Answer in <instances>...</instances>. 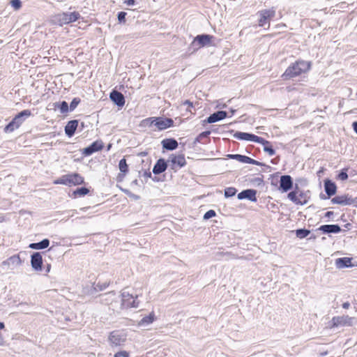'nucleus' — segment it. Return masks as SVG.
I'll list each match as a JSON object with an SVG mask.
<instances>
[{
	"label": "nucleus",
	"mask_w": 357,
	"mask_h": 357,
	"mask_svg": "<svg viewBox=\"0 0 357 357\" xmlns=\"http://www.w3.org/2000/svg\"><path fill=\"white\" fill-rule=\"evenodd\" d=\"M79 126V120L73 119L69 121L64 128L65 134L68 137H72Z\"/></svg>",
	"instance_id": "nucleus-21"
},
{
	"label": "nucleus",
	"mask_w": 357,
	"mask_h": 357,
	"mask_svg": "<svg viewBox=\"0 0 357 357\" xmlns=\"http://www.w3.org/2000/svg\"><path fill=\"white\" fill-rule=\"evenodd\" d=\"M305 181V180H303V179H297L296 180V183H295L294 186L293 187V191H296V192H298V194L301 192V191H303L302 190L300 189L299 186H298V182L299 181Z\"/></svg>",
	"instance_id": "nucleus-51"
},
{
	"label": "nucleus",
	"mask_w": 357,
	"mask_h": 357,
	"mask_svg": "<svg viewBox=\"0 0 357 357\" xmlns=\"http://www.w3.org/2000/svg\"><path fill=\"white\" fill-rule=\"evenodd\" d=\"M30 248L32 249H34V250H41V249L47 248V247H30Z\"/></svg>",
	"instance_id": "nucleus-60"
},
{
	"label": "nucleus",
	"mask_w": 357,
	"mask_h": 357,
	"mask_svg": "<svg viewBox=\"0 0 357 357\" xmlns=\"http://www.w3.org/2000/svg\"><path fill=\"white\" fill-rule=\"evenodd\" d=\"M4 327H5V324H4V323H3V322H2V321H0V330L3 329V328H4Z\"/></svg>",
	"instance_id": "nucleus-63"
},
{
	"label": "nucleus",
	"mask_w": 357,
	"mask_h": 357,
	"mask_svg": "<svg viewBox=\"0 0 357 357\" xmlns=\"http://www.w3.org/2000/svg\"><path fill=\"white\" fill-rule=\"evenodd\" d=\"M257 190L254 189H246L242 190L241 192H239L237 195V198L239 200L242 199H248L249 201H251L252 202H255L257 201Z\"/></svg>",
	"instance_id": "nucleus-14"
},
{
	"label": "nucleus",
	"mask_w": 357,
	"mask_h": 357,
	"mask_svg": "<svg viewBox=\"0 0 357 357\" xmlns=\"http://www.w3.org/2000/svg\"><path fill=\"white\" fill-rule=\"evenodd\" d=\"M263 181V176L261 178L255 177L251 180V183L257 184V185H261Z\"/></svg>",
	"instance_id": "nucleus-50"
},
{
	"label": "nucleus",
	"mask_w": 357,
	"mask_h": 357,
	"mask_svg": "<svg viewBox=\"0 0 357 357\" xmlns=\"http://www.w3.org/2000/svg\"><path fill=\"white\" fill-rule=\"evenodd\" d=\"M354 199V206L357 207V197L355 198H353Z\"/></svg>",
	"instance_id": "nucleus-62"
},
{
	"label": "nucleus",
	"mask_w": 357,
	"mask_h": 357,
	"mask_svg": "<svg viewBox=\"0 0 357 357\" xmlns=\"http://www.w3.org/2000/svg\"><path fill=\"white\" fill-rule=\"evenodd\" d=\"M127 15V13L124 11H120L117 14V19L119 21V23L120 24H124L126 21V17Z\"/></svg>",
	"instance_id": "nucleus-45"
},
{
	"label": "nucleus",
	"mask_w": 357,
	"mask_h": 357,
	"mask_svg": "<svg viewBox=\"0 0 357 357\" xmlns=\"http://www.w3.org/2000/svg\"><path fill=\"white\" fill-rule=\"evenodd\" d=\"M131 185H139L138 180L135 179V180L132 181V183H131Z\"/></svg>",
	"instance_id": "nucleus-61"
},
{
	"label": "nucleus",
	"mask_w": 357,
	"mask_h": 357,
	"mask_svg": "<svg viewBox=\"0 0 357 357\" xmlns=\"http://www.w3.org/2000/svg\"><path fill=\"white\" fill-rule=\"evenodd\" d=\"M264 146V151L267 153L270 156L275 154V150L273 149L271 142L268 141V144H265Z\"/></svg>",
	"instance_id": "nucleus-41"
},
{
	"label": "nucleus",
	"mask_w": 357,
	"mask_h": 357,
	"mask_svg": "<svg viewBox=\"0 0 357 357\" xmlns=\"http://www.w3.org/2000/svg\"><path fill=\"white\" fill-rule=\"evenodd\" d=\"M162 148L167 151H174L178 146V142L174 138H166L161 142Z\"/></svg>",
	"instance_id": "nucleus-24"
},
{
	"label": "nucleus",
	"mask_w": 357,
	"mask_h": 357,
	"mask_svg": "<svg viewBox=\"0 0 357 357\" xmlns=\"http://www.w3.org/2000/svg\"><path fill=\"white\" fill-rule=\"evenodd\" d=\"M124 3L127 4L128 6H134L136 3L135 0H125Z\"/></svg>",
	"instance_id": "nucleus-53"
},
{
	"label": "nucleus",
	"mask_w": 357,
	"mask_h": 357,
	"mask_svg": "<svg viewBox=\"0 0 357 357\" xmlns=\"http://www.w3.org/2000/svg\"><path fill=\"white\" fill-rule=\"evenodd\" d=\"M167 167V162L165 160V159L160 158L156 161L155 164L154 165L153 168V173L155 175H159L165 172Z\"/></svg>",
	"instance_id": "nucleus-20"
},
{
	"label": "nucleus",
	"mask_w": 357,
	"mask_h": 357,
	"mask_svg": "<svg viewBox=\"0 0 357 357\" xmlns=\"http://www.w3.org/2000/svg\"><path fill=\"white\" fill-rule=\"evenodd\" d=\"M275 9L272 7L270 9H264L259 10L257 14L259 16V19L258 21V25L261 27H265L267 24L268 27L265 28L266 29H269L270 27V20H272L275 16Z\"/></svg>",
	"instance_id": "nucleus-6"
},
{
	"label": "nucleus",
	"mask_w": 357,
	"mask_h": 357,
	"mask_svg": "<svg viewBox=\"0 0 357 357\" xmlns=\"http://www.w3.org/2000/svg\"><path fill=\"white\" fill-rule=\"evenodd\" d=\"M142 163L146 162V165L148 166L147 169H144L142 176H144L146 179H148L149 178H151L152 175H151V172H150V169H149L151 164V160L150 159L147 158L146 160H142Z\"/></svg>",
	"instance_id": "nucleus-37"
},
{
	"label": "nucleus",
	"mask_w": 357,
	"mask_h": 357,
	"mask_svg": "<svg viewBox=\"0 0 357 357\" xmlns=\"http://www.w3.org/2000/svg\"><path fill=\"white\" fill-rule=\"evenodd\" d=\"M310 234V231L305 228L298 229L296 230V235L299 238L307 237Z\"/></svg>",
	"instance_id": "nucleus-38"
},
{
	"label": "nucleus",
	"mask_w": 357,
	"mask_h": 357,
	"mask_svg": "<svg viewBox=\"0 0 357 357\" xmlns=\"http://www.w3.org/2000/svg\"><path fill=\"white\" fill-rule=\"evenodd\" d=\"M81 17L79 12L74 11L71 13L63 12L53 16L52 21L54 24L62 26L77 21Z\"/></svg>",
	"instance_id": "nucleus-4"
},
{
	"label": "nucleus",
	"mask_w": 357,
	"mask_h": 357,
	"mask_svg": "<svg viewBox=\"0 0 357 357\" xmlns=\"http://www.w3.org/2000/svg\"><path fill=\"white\" fill-rule=\"evenodd\" d=\"M114 357H130V354L127 351H120L116 352Z\"/></svg>",
	"instance_id": "nucleus-49"
},
{
	"label": "nucleus",
	"mask_w": 357,
	"mask_h": 357,
	"mask_svg": "<svg viewBox=\"0 0 357 357\" xmlns=\"http://www.w3.org/2000/svg\"><path fill=\"white\" fill-rule=\"evenodd\" d=\"M310 68V61L297 60L286 69L281 77L283 80H288L308 72Z\"/></svg>",
	"instance_id": "nucleus-1"
},
{
	"label": "nucleus",
	"mask_w": 357,
	"mask_h": 357,
	"mask_svg": "<svg viewBox=\"0 0 357 357\" xmlns=\"http://www.w3.org/2000/svg\"><path fill=\"white\" fill-rule=\"evenodd\" d=\"M29 245H50V240L48 238H44L36 243H31Z\"/></svg>",
	"instance_id": "nucleus-47"
},
{
	"label": "nucleus",
	"mask_w": 357,
	"mask_h": 357,
	"mask_svg": "<svg viewBox=\"0 0 357 357\" xmlns=\"http://www.w3.org/2000/svg\"><path fill=\"white\" fill-rule=\"evenodd\" d=\"M298 192L291 191L288 193L287 197L289 200H291L295 204L298 205V204H301L302 202L298 200Z\"/></svg>",
	"instance_id": "nucleus-36"
},
{
	"label": "nucleus",
	"mask_w": 357,
	"mask_h": 357,
	"mask_svg": "<svg viewBox=\"0 0 357 357\" xmlns=\"http://www.w3.org/2000/svg\"><path fill=\"white\" fill-rule=\"evenodd\" d=\"M318 230L323 234H338L342 229L338 225H323L319 227Z\"/></svg>",
	"instance_id": "nucleus-23"
},
{
	"label": "nucleus",
	"mask_w": 357,
	"mask_h": 357,
	"mask_svg": "<svg viewBox=\"0 0 357 357\" xmlns=\"http://www.w3.org/2000/svg\"><path fill=\"white\" fill-rule=\"evenodd\" d=\"M119 169L121 172L124 174H127L129 171L128 165L127 164L126 160L125 158H123L119 160Z\"/></svg>",
	"instance_id": "nucleus-35"
},
{
	"label": "nucleus",
	"mask_w": 357,
	"mask_h": 357,
	"mask_svg": "<svg viewBox=\"0 0 357 357\" xmlns=\"http://www.w3.org/2000/svg\"><path fill=\"white\" fill-rule=\"evenodd\" d=\"M53 109H59L61 114H66L70 112L68 104L65 100L54 102Z\"/></svg>",
	"instance_id": "nucleus-26"
},
{
	"label": "nucleus",
	"mask_w": 357,
	"mask_h": 357,
	"mask_svg": "<svg viewBox=\"0 0 357 357\" xmlns=\"http://www.w3.org/2000/svg\"><path fill=\"white\" fill-rule=\"evenodd\" d=\"M333 214H334L333 211H327L325 213L324 217L330 218L331 216L333 215Z\"/></svg>",
	"instance_id": "nucleus-57"
},
{
	"label": "nucleus",
	"mask_w": 357,
	"mask_h": 357,
	"mask_svg": "<svg viewBox=\"0 0 357 357\" xmlns=\"http://www.w3.org/2000/svg\"><path fill=\"white\" fill-rule=\"evenodd\" d=\"M169 161L172 163V169H174L175 166L178 167L179 168H181L184 167L186 165L185 158L183 154H180L178 155H176L174 154H171L169 156Z\"/></svg>",
	"instance_id": "nucleus-16"
},
{
	"label": "nucleus",
	"mask_w": 357,
	"mask_h": 357,
	"mask_svg": "<svg viewBox=\"0 0 357 357\" xmlns=\"http://www.w3.org/2000/svg\"><path fill=\"white\" fill-rule=\"evenodd\" d=\"M350 307V303L349 302H344L342 304V307L344 309H348Z\"/></svg>",
	"instance_id": "nucleus-59"
},
{
	"label": "nucleus",
	"mask_w": 357,
	"mask_h": 357,
	"mask_svg": "<svg viewBox=\"0 0 357 357\" xmlns=\"http://www.w3.org/2000/svg\"><path fill=\"white\" fill-rule=\"evenodd\" d=\"M126 333L123 331H113L109 333L108 340L112 346H121L126 341Z\"/></svg>",
	"instance_id": "nucleus-8"
},
{
	"label": "nucleus",
	"mask_w": 357,
	"mask_h": 357,
	"mask_svg": "<svg viewBox=\"0 0 357 357\" xmlns=\"http://www.w3.org/2000/svg\"><path fill=\"white\" fill-rule=\"evenodd\" d=\"M352 128L354 132L357 134V121H354L352 123Z\"/></svg>",
	"instance_id": "nucleus-58"
},
{
	"label": "nucleus",
	"mask_w": 357,
	"mask_h": 357,
	"mask_svg": "<svg viewBox=\"0 0 357 357\" xmlns=\"http://www.w3.org/2000/svg\"><path fill=\"white\" fill-rule=\"evenodd\" d=\"M324 191L328 197L335 195L337 192V185L334 181L329 178H326L324 181Z\"/></svg>",
	"instance_id": "nucleus-18"
},
{
	"label": "nucleus",
	"mask_w": 357,
	"mask_h": 357,
	"mask_svg": "<svg viewBox=\"0 0 357 357\" xmlns=\"http://www.w3.org/2000/svg\"><path fill=\"white\" fill-rule=\"evenodd\" d=\"M352 258L344 257L335 259V264L337 268L342 269L344 268H351L356 266L355 263H352Z\"/></svg>",
	"instance_id": "nucleus-17"
},
{
	"label": "nucleus",
	"mask_w": 357,
	"mask_h": 357,
	"mask_svg": "<svg viewBox=\"0 0 357 357\" xmlns=\"http://www.w3.org/2000/svg\"><path fill=\"white\" fill-rule=\"evenodd\" d=\"M121 190L124 192L127 196H128L130 198L134 199L135 200L139 199L140 197L137 195L132 193L129 190L120 188Z\"/></svg>",
	"instance_id": "nucleus-44"
},
{
	"label": "nucleus",
	"mask_w": 357,
	"mask_h": 357,
	"mask_svg": "<svg viewBox=\"0 0 357 357\" xmlns=\"http://www.w3.org/2000/svg\"><path fill=\"white\" fill-rule=\"evenodd\" d=\"M234 137L239 140H245L252 142V133L236 131L234 133Z\"/></svg>",
	"instance_id": "nucleus-27"
},
{
	"label": "nucleus",
	"mask_w": 357,
	"mask_h": 357,
	"mask_svg": "<svg viewBox=\"0 0 357 357\" xmlns=\"http://www.w3.org/2000/svg\"><path fill=\"white\" fill-rule=\"evenodd\" d=\"M227 117V112L223 110L217 111L211 114L208 117L203 121V125L205 123H213L223 120Z\"/></svg>",
	"instance_id": "nucleus-12"
},
{
	"label": "nucleus",
	"mask_w": 357,
	"mask_h": 357,
	"mask_svg": "<svg viewBox=\"0 0 357 357\" xmlns=\"http://www.w3.org/2000/svg\"><path fill=\"white\" fill-rule=\"evenodd\" d=\"M213 38V36L206 33L197 35L190 45L189 51L194 52L201 47L211 45Z\"/></svg>",
	"instance_id": "nucleus-5"
},
{
	"label": "nucleus",
	"mask_w": 357,
	"mask_h": 357,
	"mask_svg": "<svg viewBox=\"0 0 357 357\" xmlns=\"http://www.w3.org/2000/svg\"><path fill=\"white\" fill-rule=\"evenodd\" d=\"M22 261L18 255H13L4 261L3 264L8 266H18L21 264Z\"/></svg>",
	"instance_id": "nucleus-29"
},
{
	"label": "nucleus",
	"mask_w": 357,
	"mask_h": 357,
	"mask_svg": "<svg viewBox=\"0 0 357 357\" xmlns=\"http://www.w3.org/2000/svg\"><path fill=\"white\" fill-rule=\"evenodd\" d=\"M31 264L33 270L36 271L42 270L43 259L39 252H34L31 255Z\"/></svg>",
	"instance_id": "nucleus-22"
},
{
	"label": "nucleus",
	"mask_w": 357,
	"mask_h": 357,
	"mask_svg": "<svg viewBox=\"0 0 357 357\" xmlns=\"http://www.w3.org/2000/svg\"><path fill=\"white\" fill-rule=\"evenodd\" d=\"M183 105H188V107H193V103L189 100H185L183 102Z\"/></svg>",
	"instance_id": "nucleus-56"
},
{
	"label": "nucleus",
	"mask_w": 357,
	"mask_h": 357,
	"mask_svg": "<svg viewBox=\"0 0 357 357\" xmlns=\"http://www.w3.org/2000/svg\"><path fill=\"white\" fill-rule=\"evenodd\" d=\"M122 308H137L139 307L138 296H134L132 294L123 289L121 294Z\"/></svg>",
	"instance_id": "nucleus-7"
},
{
	"label": "nucleus",
	"mask_w": 357,
	"mask_h": 357,
	"mask_svg": "<svg viewBox=\"0 0 357 357\" xmlns=\"http://www.w3.org/2000/svg\"><path fill=\"white\" fill-rule=\"evenodd\" d=\"M104 148V143L102 140H96L92 142L89 146L82 150V153L84 156H89L93 153L101 151Z\"/></svg>",
	"instance_id": "nucleus-9"
},
{
	"label": "nucleus",
	"mask_w": 357,
	"mask_h": 357,
	"mask_svg": "<svg viewBox=\"0 0 357 357\" xmlns=\"http://www.w3.org/2000/svg\"><path fill=\"white\" fill-rule=\"evenodd\" d=\"M332 321L333 324L335 326H352L354 318L349 316L334 317Z\"/></svg>",
	"instance_id": "nucleus-19"
},
{
	"label": "nucleus",
	"mask_w": 357,
	"mask_h": 357,
	"mask_svg": "<svg viewBox=\"0 0 357 357\" xmlns=\"http://www.w3.org/2000/svg\"><path fill=\"white\" fill-rule=\"evenodd\" d=\"M84 183V178L78 173H70L62 175L54 181V184L65 185L67 186H75Z\"/></svg>",
	"instance_id": "nucleus-3"
},
{
	"label": "nucleus",
	"mask_w": 357,
	"mask_h": 357,
	"mask_svg": "<svg viewBox=\"0 0 357 357\" xmlns=\"http://www.w3.org/2000/svg\"><path fill=\"white\" fill-rule=\"evenodd\" d=\"M237 161L241 162L242 163L252 164V165H255L257 166H265V164H264L258 160H254L247 155H241V154L238 155Z\"/></svg>",
	"instance_id": "nucleus-25"
},
{
	"label": "nucleus",
	"mask_w": 357,
	"mask_h": 357,
	"mask_svg": "<svg viewBox=\"0 0 357 357\" xmlns=\"http://www.w3.org/2000/svg\"><path fill=\"white\" fill-rule=\"evenodd\" d=\"M174 126V121L171 118L158 116L155 117V126L158 130H163Z\"/></svg>",
	"instance_id": "nucleus-11"
},
{
	"label": "nucleus",
	"mask_w": 357,
	"mask_h": 357,
	"mask_svg": "<svg viewBox=\"0 0 357 357\" xmlns=\"http://www.w3.org/2000/svg\"><path fill=\"white\" fill-rule=\"evenodd\" d=\"M348 167H344L342 169L338 174L336 175L335 178L337 180H340L342 181H344L348 179L349 175H348Z\"/></svg>",
	"instance_id": "nucleus-33"
},
{
	"label": "nucleus",
	"mask_w": 357,
	"mask_h": 357,
	"mask_svg": "<svg viewBox=\"0 0 357 357\" xmlns=\"http://www.w3.org/2000/svg\"><path fill=\"white\" fill-rule=\"evenodd\" d=\"M126 174H124L123 172H121L118 174L117 176V181L120 182V181H122L123 180V178H125Z\"/></svg>",
	"instance_id": "nucleus-52"
},
{
	"label": "nucleus",
	"mask_w": 357,
	"mask_h": 357,
	"mask_svg": "<svg viewBox=\"0 0 357 357\" xmlns=\"http://www.w3.org/2000/svg\"><path fill=\"white\" fill-rule=\"evenodd\" d=\"M81 99L78 97L74 98L70 105H68L70 112H73L75 109L77 105L80 103Z\"/></svg>",
	"instance_id": "nucleus-43"
},
{
	"label": "nucleus",
	"mask_w": 357,
	"mask_h": 357,
	"mask_svg": "<svg viewBox=\"0 0 357 357\" xmlns=\"http://www.w3.org/2000/svg\"><path fill=\"white\" fill-rule=\"evenodd\" d=\"M309 191L305 192V191H301L298 193V200L301 202V204H298V205H305L307 203L310 196L308 195Z\"/></svg>",
	"instance_id": "nucleus-34"
},
{
	"label": "nucleus",
	"mask_w": 357,
	"mask_h": 357,
	"mask_svg": "<svg viewBox=\"0 0 357 357\" xmlns=\"http://www.w3.org/2000/svg\"><path fill=\"white\" fill-rule=\"evenodd\" d=\"M238 155H239V154H229V155H227V157H228V158H229V159H233V160H238Z\"/></svg>",
	"instance_id": "nucleus-55"
},
{
	"label": "nucleus",
	"mask_w": 357,
	"mask_h": 357,
	"mask_svg": "<svg viewBox=\"0 0 357 357\" xmlns=\"http://www.w3.org/2000/svg\"><path fill=\"white\" fill-rule=\"evenodd\" d=\"M140 125L144 127L155 126V117H149L142 121Z\"/></svg>",
	"instance_id": "nucleus-39"
},
{
	"label": "nucleus",
	"mask_w": 357,
	"mask_h": 357,
	"mask_svg": "<svg viewBox=\"0 0 357 357\" xmlns=\"http://www.w3.org/2000/svg\"><path fill=\"white\" fill-rule=\"evenodd\" d=\"M10 3L16 10H19L22 7V1L20 0H11Z\"/></svg>",
	"instance_id": "nucleus-48"
},
{
	"label": "nucleus",
	"mask_w": 357,
	"mask_h": 357,
	"mask_svg": "<svg viewBox=\"0 0 357 357\" xmlns=\"http://www.w3.org/2000/svg\"><path fill=\"white\" fill-rule=\"evenodd\" d=\"M236 112V109L231 108V109H230V112H231V116L232 115H234V114H235V112Z\"/></svg>",
	"instance_id": "nucleus-64"
},
{
	"label": "nucleus",
	"mask_w": 357,
	"mask_h": 357,
	"mask_svg": "<svg viewBox=\"0 0 357 357\" xmlns=\"http://www.w3.org/2000/svg\"><path fill=\"white\" fill-rule=\"evenodd\" d=\"M237 190L234 187H229L225 189L224 195L226 198H229L236 195Z\"/></svg>",
	"instance_id": "nucleus-40"
},
{
	"label": "nucleus",
	"mask_w": 357,
	"mask_h": 357,
	"mask_svg": "<svg viewBox=\"0 0 357 357\" xmlns=\"http://www.w3.org/2000/svg\"><path fill=\"white\" fill-rule=\"evenodd\" d=\"M31 116V112L29 109H24L20 112L15 117L5 126L3 131L6 133H10L19 128L25 120Z\"/></svg>",
	"instance_id": "nucleus-2"
},
{
	"label": "nucleus",
	"mask_w": 357,
	"mask_h": 357,
	"mask_svg": "<svg viewBox=\"0 0 357 357\" xmlns=\"http://www.w3.org/2000/svg\"><path fill=\"white\" fill-rule=\"evenodd\" d=\"M331 197H328V195L326 194H324V193H320L319 195V198L322 200H326V199H330Z\"/></svg>",
	"instance_id": "nucleus-54"
},
{
	"label": "nucleus",
	"mask_w": 357,
	"mask_h": 357,
	"mask_svg": "<svg viewBox=\"0 0 357 357\" xmlns=\"http://www.w3.org/2000/svg\"><path fill=\"white\" fill-rule=\"evenodd\" d=\"M211 132L210 130H206V131L201 132L195 139V140L193 142V144L195 145L197 143H202V142L204 139H207V142H209L210 139L208 138V136L211 135Z\"/></svg>",
	"instance_id": "nucleus-30"
},
{
	"label": "nucleus",
	"mask_w": 357,
	"mask_h": 357,
	"mask_svg": "<svg viewBox=\"0 0 357 357\" xmlns=\"http://www.w3.org/2000/svg\"><path fill=\"white\" fill-rule=\"evenodd\" d=\"M89 192V190L86 187L77 188L73 192V196L75 198L77 197H82L87 195Z\"/></svg>",
	"instance_id": "nucleus-32"
},
{
	"label": "nucleus",
	"mask_w": 357,
	"mask_h": 357,
	"mask_svg": "<svg viewBox=\"0 0 357 357\" xmlns=\"http://www.w3.org/2000/svg\"><path fill=\"white\" fill-rule=\"evenodd\" d=\"M216 215V213L214 210H208V211H206L204 215V220H209L210 218H213Z\"/></svg>",
	"instance_id": "nucleus-46"
},
{
	"label": "nucleus",
	"mask_w": 357,
	"mask_h": 357,
	"mask_svg": "<svg viewBox=\"0 0 357 357\" xmlns=\"http://www.w3.org/2000/svg\"><path fill=\"white\" fill-rule=\"evenodd\" d=\"M331 202L333 204H340L342 206H354V199L348 194L335 196L331 199Z\"/></svg>",
	"instance_id": "nucleus-13"
},
{
	"label": "nucleus",
	"mask_w": 357,
	"mask_h": 357,
	"mask_svg": "<svg viewBox=\"0 0 357 357\" xmlns=\"http://www.w3.org/2000/svg\"><path fill=\"white\" fill-rule=\"evenodd\" d=\"M252 142L260 144L261 145L268 144V141L261 137H259L255 134L252 135Z\"/></svg>",
	"instance_id": "nucleus-42"
},
{
	"label": "nucleus",
	"mask_w": 357,
	"mask_h": 357,
	"mask_svg": "<svg viewBox=\"0 0 357 357\" xmlns=\"http://www.w3.org/2000/svg\"><path fill=\"white\" fill-rule=\"evenodd\" d=\"M155 314L153 312H151L148 316L144 317L139 321V326H146L152 324L155 320Z\"/></svg>",
	"instance_id": "nucleus-28"
},
{
	"label": "nucleus",
	"mask_w": 357,
	"mask_h": 357,
	"mask_svg": "<svg viewBox=\"0 0 357 357\" xmlns=\"http://www.w3.org/2000/svg\"><path fill=\"white\" fill-rule=\"evenodd\" d=\"M279 190L282 192H287L294 187V181L290 175H282L280 178Z\"/></svg>",
	"instance_id": "nucleus-10"
},
{
	"label": "nucleus",
	"mask_w": 357,
	"mask_h": 357,
	"mask_svg": "<svg viewBox=\"0 0 357 357\" xmlns=\"http://www.w3.org/2000/svg\"><path fill=\"white\" fill-rule=\"evenodd\" d=\"M110 100L119 107H122L125 105V97L122 93L112 90L109 93Z\"/></svg>",
	"instance_id": "nucleus-15"
},
{
	"label": "nucleus",
	"mask_w": 357,
	"mask_h": 357,
	"mask_svg": "<svg viewBox=\"0 0 357 357\" xmlns=\"http://www.w3.org/2000/svg\"><path fill=\"white\" fill-rule=\"evenodd\" d=\"M109 284V283L107 282H100L98 281L97 283L95 282L93 284V289L91 290V292L93 294V290L96 292L102 291L105 289Z\"/></svg>",
	"instance_id": "nucleus-31"
}]
</instances>
